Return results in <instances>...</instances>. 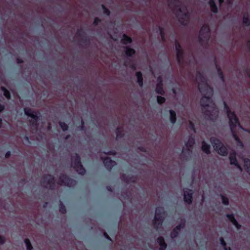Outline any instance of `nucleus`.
<instances>
[{
    "label": "nucleus",
    "mask_w": 250,
    "mask_h": 250,
    "mask_svg": "<svg viewBox=\"0 0 250 250\" xmlns=\"http://www.w3.org/2000/svg\"><path fill=\"white\" fill-rule=\"evenodd\" d=\"M196 79L201 82L198 85V89L203 95L200 99V105L205 109V117L208 120L213 121L218 116V111L215 103L211 100L213 89L208 84L206 78L203 73L197 71Z\"/></svg>",
    "instance_id": "nucleus-1"
},
{
    "label": "nucleus",
    "mask_w": 250,
    "mask_h": 250,
    "mask_svg": "<svg viewBox=\"0 0 250 250\" xmlns=\"http://www.w3.org/2000/svg\"><path fill=\"white\" fill-rule=\"evenodd\" d=\"M166 212L163 207H157L156 208L155 215L152 222L153 227L158 230L161 228L165 220Z\"/></svg>",
    "instance_id": "nucleus-2"
},
{
    "label": "nucleus",
    "mask_w": 250,
    "mask_h": 250,
    "mask_svg": "<svg viewBox=\"0 0 250 250\" xmlns=\"http://www.w3.org/2000/svg\"><path fill=\"white\" fill-rule=\"evenodd\" d=\"M210 141L215 151L218 154L222 156H227L228 154V149L219 139L215 137H211Z\"/></svg>",
    "instance_id": "nucleus-3"
},
{
    "label": "nucleus",
    "mask_w": 250,
    "mask_h": 250,
    "mask_svg": "<svg viewBox=\"0 0 250 250\" xmlns=\"http://www.w3.org/2000/svg\"><path fill=\"white\" fill-rule=\"evenodd\" d=\"M72 160L71 166L79 174L84 175L86 173V170L82 164L79 154L76 153L75 156L72 157Z\"/></svg>",
    "instance_id": "nucleus-4"
},
{
    "label": "nucleus",
    "mask_w": 250,
    "mask_h": 250,
    "mask_svg": "<svg viewBox=\"0 0 250 250\" xmlns=\"http://www.w3.org/2000/svg\"><path fill=\"white\" fill-rule=\"evenodd\" d=\"M210 36V29L208 25L204 24L201 27L198 37L199 42L202 44L208 41Z\"/></svg>",
    "instance_id": "nucleus-5"
},
{
    "label": "nucleus",
    "mask_w": 250,
    "mask_h": 250,
    "mask_svg": "<svg viewBox=\"0 0 250 250\" xmlns=\"http://www.w3.org/2000/svg\"><path fill=\"white\" fill-rule=\"evenodd\" d=\"M58 184L62 186L68 187L69 188L73 187L76 185V181L70 178L66 174L61 173L60 175L59 181Z\"/></svg>",
    "instance_id": "nucleus-6"
},
{
    "label": "nucleus",
    "mask_w": 250,
    "mask_h": 250,
    "mask_svg": "<svg viewBox=\"0 0 250 250\" xmlns=\"http://www.w3.org/2000/svg\"><path fill=\"white\" fill-rule=\"evenodd\" d=\"M175 48L177 62L179 64H182L184 62L185 53L179 42L176 39L175 40Z\"/></svg>",
    "instance_id": "nucleus-7"
},
{
    "label": "nucleus",
    "mask_w": 250,
    "mask_h": 250,
    "mask_svg": "<svg viewBox=\"0 0 250 250\" xmlns=\"http://www.w3.org/2000/svg\"><path fill=\"white\" fill-rule=\"evenodd\" d=\"M49 185L50 189H53L55 186V179L51 174H47L44 176L41 181V185L42 186L47 188L45 185Z\"/></svg>",
    "instance_id": "nucleus-8"
},
{
    "label": "nucleus",
    "mask_w": 250,
    "mask_h": 250,
    "mask_svg": "<svg viewBox=\"0 0 250 250\" xmlns=\"http://www.w3.org/2000/svg\"><path fill=\"white\" fill-rule=\"evenodd\" d=\"M224 109L226 112L228 118L229 120V124L233 123L234 122H235V123H238L239 119L235 112L231 111L230 108L225 102H224Z\"/></svg>",
    "instance_id": "nucleus-9"
},
{
    "label": "nucleus",
    "mask_w": 250,
    "mask_h": 250,
    "mask_svg": "<svg viewBox=\"0 0 250 250\" xmlns=\"http://www.w3.org/2000/svg\"><path fill=\"white\" fill-rule=\"evenodd\" d=\"M194 144L195 139L193 137H189L188 141L185 142V146L187 147V149H183L182 153L183 158L186 160H187V157L186 156V150L187 151L188 153L191 152V151L190 148H192L193 147Z\"/></svg>",
    "instance_id": "nucleus-10"
},
{
    "label": "nucleus",
    "mask_w": 250,
    "mask_h": 250,
    "mask_svg": "<svg viewBox=\"0 0 250 250\" xmlns=\"http://www.w3.org/2000/svg\"><path fill=\"white\" fill-rule=\"evenodd\" d=\"M193 192L191 189L186 188L184 189V201L188 205H190L193 201Z\"/></svg>",
    "instance_id": "nucleus-11"
},
{
    "label": "nucleus",
    "mask_w": 250,
    "mask_h": 250,
    "mask_svg": "<svg viewBox=\"0 0 250 250\" xmlns=\"http://www.w3.org/2000/svg\"><path fill=\"white\" fill-rule=\"evenodd\" d=\"M101 159L103 161L105 168L108 171H111L113 167L116 164L115 162L108 157H102Z\"/></svg>",
    "instance_id": "nucleus-12"
},
{
    "label": "nucleus",
    "mask_w": 250,
    "mask_h": 250,
    "mask_svg": "<svg viewBox=\"0 0 250 250\" xmlns=\"http://www.w3.org/2000/svg\"><path fill=\"white\" fill-rule=\"evenodd\" d=\"M229 125L233 138L234 139L236 142H237V141H239L240 138L237 136V134L235 130L237 126H238L239 127L241 126L239 121H238V123H235V122H234L233 123L229 124Z\"/></svg>",
    "instance_id": "nucleus-13"
},
{
    "label": "nucleus",
    "mask_w": 250,
    "mask_h": 250,
    "mask_svg": "<svg viewBox=\"0 0 250 250\" xmlns=\"http://www.w3.org/2000/svg\"><path fill=\"white\" fill-rule=\"evenodd\" d=\"M229 160L231 165H234L236 166L240 170H242V167H241L237 160L236 154L235 151H232L230 153L229 156Z\"/></svg>",
    "instance_id": "nucleus-14"
},
{
    "label": "nucleus",
    "mask_w": 250,
    "mask_h": 250,
    "mask_svg": "<svg viewBox=\"0 0 250 250\" xmlns=\"http://www.w3.org/2000/svg\"><path fill=\"white\" fill-rule=\"evenodd\" d=\"M155 91L157 93L162 95H164L165 94L163 88V81L161 77H159L157 78V83L156 84Z\"/></svg>",
    "instance_id": "nucleus-15"
},
{
    "label": "nucleus",
    "mask_w": 250,
    "mask_h": 250,
    "mask_svg": "<svg viewBox=\"0 0 250 250\" xmlns=\"http://www.w3.org/2000/svg\"><path fill=\"white\" fill-rule=\"evenodd\" d=\"M178 17L179 22L183 25H187L189 21V15L188 13L185 12L181 14V15L178 14L177 16Z\"/></svg>",
    "instance_id": "nucleus-16"
},
{
    "label": "nucleus",
    "mask_w": 250,
    "mask_h": 250,
    "mask_svg": "<svg viewBox=\"0 0 250 250\" xmlns=\"http://www.w3.org/2000/svg\"><path fill=\"white\" fill-rule=\"evenodd\" d=\"M24 112L25 114L33 119L36 120L38 118V113L37 112L33 111L31 108L28 107H25L24 108Z\"/></svg>",
    "instance_id": "nucleus-17"
},
{
    "label": "nucleus",
    "mask_w": 250,
    "mask_h": 250,
    "mask_svg": "<svg viewBox=\"0 0 250 250\" xmlns=\"http://www.w3.org/2000/svg\"><path fill=\"white\" fill-rule=\"evenodd\" d=\"M116 140L123 139L125 135V131L123 126H118L116 129Z\"/></svg>",
    "instance_id": "nucleus-18"
},
{
    "label": "nucleus",
    "mask_w": 250,
    "mask_h": 250,
    "mask_svg": "<svg viewBox=\"0 0 250 250\" xmlns=\"http://www.w3.org/2000/svg\"><path fill=\"white\" fill-rule=\"evenodd\" d=\"M157 242L160 246L159 250H166L167 248V245L165 242V239L163 237L159 236L157 239Z\"/></svg>",
    "instance_id": "nucleus-19"
},
{
    "label": "nucleus",
    "mask_w": 250,
    "mask_h": 250,
    "mask_svg": "<svg viewBox=\"0 0 250 250\" xmlns=\"http://www.w3.org/2000/svg\"><path fill=\"white\" fill-rule=\"evenodd\" d=\"M135 76L137 79V83L140 87H142L143 86V78L142 73L141 71H137L135 73Z\"/></svg>",
    "instance_id": "nucleus-20"
},
{
    "label": "nucleus",
    "mask_w": 250,
    "mask_h": 250,
    "mask_svg": "<svg viewBox=\"0 0 250 250\" xmlns=\"http://www.w3.org/2000/svg\"><path fill=\"white\" fill-rule=\"evenodd\" d=\"M201 149L204 153L208 155L211 152L210 146L204 141L202 142Z\"/></svg>",
    "instance_id": "nucleus-21"
},
{
    "label": "nucleus",
    "mask_w": 250,
    "mask_h": 250,
    "mask_svg": "<svg viewBox=\"0 0 250 250\" xmlns=\"http://www.w3.org/2000/svg\"><path fill=\"white\" fill-rule=\"evenodd\" d=\"M208 4L210 7L211 12L213 13H217L218 11L217 6L216 5L214 0H209Z\"/></svg>",
    "instance_id": "nucleus-22"
},
{
    "label": "nucleus",
    "mask_w": 250,
    "mask_h": 250,
    "mask_svg": "<svg viewBox=\"0 0 250 250\" xmlns=\"http://www.w3.org/2000/svg\"><path fill=\"white\" fill-rule=\"evenodd\" d=\"M215 66L219 78L223 83H224L225 82V76L221 67L216 63H215Z\"/></svg>",
    "instance_id": "nucleus-23"
},
{
    "label": "nucleus",
    "mask_w": 250,
    "mask_h": 250,
    "mask_svg": "<svg viewBox=\"0 0 250 250\" xmlns=\"http://www.w3.org/2000/svg\"><path fill=\"white\" fill-rule=\"evenodd\" d=\"M170 116L169 120L172 124H174L176 122V114L175 111L170 109L169 111Z\"/></svg>",
    "instance_id": "nucleus-24"
},
{
    "label": "nucleus",
    "mask_w": 250,
    "mask_h": 250,
    "mask_svg": "<svg viewBox=\"0 0 250 250\" xmlns=\"http://www.w3.org/2000/svg\"><path fill=\"white\" fill-rule=\"evenodd\" d=\"M242 22L245 26L248 27L250 25V20L248 13L243 16Z\"/></svg>",
    "instance_id": "nucleus-25"
},
{
    "label": "nucleus",
    "mask_w": 250,
    "mask_h": 250,
    "mask_svg": "<svg viewBox=\"0 0 250 250\" xmlns=\"http://www.w3.org/2000/svg\"><path fill=\"white\" fill-rule=\"evenodd\" d=\"M136 53L135 50L131 48L128 47L126 46V58L127 57H131Z\"/></svg>",
    "instance_id": "nucleus-26"
},
{
    "label": "nucleus",
    "mask_w": 250,
    "mask_h": 250,
    "mask_svg": "<svg viewBox=\"0 0 250 250\" xmlns=\"http://www.w3.org/2000/svg\"><path fill=\"white\" fill-rule=\"evenodd\" d=\"M1 90L3 92V95L8 100L11 99V94L10 92L4 86L1 87Z\"/></svg>",
    "instance_id": "nucleus-27"
},
{
    "label": "nucleus",
    "mask_w": 250,
    "mask_h": 250,
    "mask_svg": "<svg viewBox=\"0 0 250 250\" xmlns=\"http://www.w3.org/2000/svg\"><path fill=\"white\" fill-rule=\"evenodd\" d=\"M159 30L160 35L161 37L162 41L163 42H165L166 41V37H165V32L164 28L161 26H159Z\"/></svg>",
    "instance_id": "nucleus-28"
},
{
    "label": "nucleus",
    "mask_w": 250,
    "mask_h": 250,
    "mask_svg": "<svg viewBox=\"0 0 250 250\" xmlns=\"http://www.w3.org/2000/svg\"><path fill=\"white\" fill-rule=\"evenodd\" d=\"M179 232L180 231L179 230L175 229L174 228L170 232V237L172 239H174V238L177 237L179 235Z\"/></svg>",
    "instance_id": "nucleus-29"
},
{
    "label": "nucleus",
    "mask_w": 250,
    "mask_h": 250,
    "mask_svg": "<svg viewBox=\"0 0 250 250\" xmlns=\"http://www.w3.org/2000/svg\"><path fill=\"white\" fill-rule=\"evenodd\" d=\"M227 217L228 220L232 223V224H234L235 222H236L237 220L235 218L234 215L233 214H227L226 215Z\"/></svg>",
    "instance_id": "nucleus-30"
},
{
    "label": "nucleus",
    "mask_w": 250,
    "mask_h": 250,
    "mask_svg": "<svg viewBox=\"0 0 250 250\" xmlns=\"http://www.w3.org/2000/svg\"><path fill=\"white\" fill-rule=\"evenodd\" d=\"M244 166L245 167V168L247 171V172H250V159H246L244 160Z\"/></svg>",
    "instance_id": "nucleus-31"
},
{
    "label": "nucleus",
    "mask_w": 250,
    "mask_h": 250,
    "mask_svg": "<svg viewBox=\"0 0 250 250\" xmlns=\"http://www.w3.org/2000/svg\"><path fill=\"white\" fill-rule=\"evenodd\" d=\"M59 125L63 131H66L68 129V126L65 123L63 122H59Z\"/></svg>",
    "instance_id": "nucleus-32"
},
{
    "label": "nucleus",
    "mask_w": 250,
    "mask_h": 250,
    "mask_svg": "<svg viewBox=\"0 0 250 250\" xmlns=\"http://www.w3.org/2000/svg\"><path fill=\"white\" fill-rule=\"evenodd\" d=\"M24 243L26 245L27 250H32L33 249V247L29 239L28 238L25 239Z\"/></svg>",
    "instance_id": "nucleus-33"
},
{
    "label": "nucleus",
    "mask_w": 250,
    "mask_h": 250,
    "mask_svg": "<svg viewBox=\"0 0 250 250\" xmlns=\"http://www.w3.org/2000/svg\"><path fill=\"white\" fill-rule=\"evenodd\" d=\"M85 34V32L82 28L78 29L76 33V35L78 37H80L81 38Z\"/></svg>",
    "instance_id": "nucleus-34"
},
{
    "label": "nucleus",
    "mask_w": 250,
    "mask_h": 250,
    "mask_svg": "<svg viewBox=\"0 0 250 250\" xmlns=\"http://www.w3.org/2000/svg\"><path fill=\"white\" fill-rule=\"evenodd\" d=\"M59 211L62 214H65L66 212V208L65 206L63 204V203H62V202H61L59 206Z\"/></svg>",
    "instance_id": "nucleus-35"
},
{
    "label": "nucleus",
    "mask_w": 250,
    "mask_h": 250,
    "mask_svg": "<svg viewBox=\"0 0 250 250\" xmlns=\"http://www.w3.org/2000/svg\"><path fill=\"white\" fill-rule=\"evenodd\" d=\"M168 2L169 5H171L175 7H179L177 4L179 2V0H168Z\"/></svg>",
    "instance_id": "nucleus-36"
},
{
    "label": "nucleus",
    "mask_w": 250,
    "mask_h": 250,
    "mask_svg": "<svg viewBox=\"0 0 250 250\" xmlns=\"http://www.w3.org/2000/svg\"><path fill=\"white\" fill-rule=\"evenodd\" d=\"M101 6L103 10L104 14L107 16H109L110 14V11H109V10L107 8H106L104 4H102Z\"/></svg>",
    "instance_id": "nucleus-37"
},
{
    "label": "nucleus",
    "mask_w": 250,
    "mask_h": 250,
    "mask_svg": "<svg viewBox=\"0 0 250 250\" xmlns=\"http://www.w3.org/2000/svg\"><path fill=\"white\" fill-rule=\"evenodd\" d=\"M157 102L158 104H162L166 102V99L164 97L158 96L157 97Z\"/></svg>",
    "instance_id": "nucleus-38"
},
{
    "label": "nucleus",
    "mask_w": 250,
    "mask_h": 250,
    "mask_svg": "<svg viewBox=\"0 0 250 250\" xmlns=\"http://www.w3.org/2000/svg\"><path fill=\"white\" fill-rule=\"evenodd\" d=\"M81 42L83 43L89 44L90 41L88 38L86 36V35H84L81 39Z\"/></svg>",
    "instance_id": "nucleus-39"
},
{
    "label": "nucleus",
    "mask_w": 250,
    "mask_h": 250,
    "mask_svg": "<svg viewBox=\"0 0 250 250\" xmlns=\"http://www.w3.org/2000/svg\"><path fill=\"white\" fill-rule=\"evenodd\" d=\"M222 202V203L226 206H228L229 204V200L227 197L221 195Z\"/></svg>",
    "instance_id": "nucleus-40"
},
{
    "label": "nucleus",
    "mask_w": 250,
    "mask_h": 250,
    "mask_svg": "<svg viewBox=\"0 0 250 250\" xmlns=\"http://www.w3.org/2000/svg\"><path fill=\"white\" fill-rule=\"evenodd\" d=\"M185 226V223L184 222H181L179 225L176 226L174 228L175 229H177L179 230V231L180 230L182 229H184Z\"/></svg>",
    "instance_id": "nucleus-41"
},
{
    "label": "nucleus",
    "mask_w": 250,
    "mask_h": 250,
    "mask_svg": "<svg viewBox=\"0 0 250 250\" xmlns=\"http://www.w3.org/2000/svg\"><path fill=\"white\" fill-rule=\"evenodd\" d=\"M39 120V116L38 115V118L36 120L33 119V120H31L30 122L33 126L37 127L38 125V121Z\"/></svg>",
    "instance_id": "nucleus-42"
},
{
    "label": "nucleus",
    "mask_w": 250,
    "mask_h": 250,
    "mask_svg": "<svg viewBox=\"0 0 250 250\" xmlns=\"http://www.w3.org/2000/svg\"><path fill=\"white\" fill-rule=\"evenodd\" d=\"M103 153L107 155H115L116 154V151L115 150H111L107 151H104Z\"/></svg>",
    "instance_id": "nucleus-43"
},
{
    "label": "nucleus",
    "mask_w": 250,
    "mask_h": 250,
    "mask_svg": "<svg viewBox=\"0 0 250 250\" xmlns=\"http://www.w3.org/2000/svg\"><path fill=\"white\" fill-rule=\"evenodd\" d=\"M101 22V20L100 19H99V18L98 17H96L94 19V21L93 22V26H97L99 23L100 22Z\"/></svg>",
    "instance_id": "nucleus-44"
},
{
    "label": "nucleus",
    "mask_w": 250,
    "mask_h": 250,
    "mask_svg": "<svg viewBox=\"0 0 250 250\" xmlns=\"http://www.w3.org/2000/svg\"><path fill=\"white\" fill-rule=\"evenodd\" d=\"M189 127L191 130H193L194 132L195 131V125L194 123L191 121H189Z\"/></svg>",
    "instance_id": "nucleus-45"
},
{
    "label": "nucleus",
    "mask_w": 250,
    "mask_h": 250,
    "mask_svg": "<svg viewBox=\"0 0 250 250\" xmlns=\"http://www.w3.org/2000/svg\"><path fill=\"white\" fill-rule=\"evenodd\" d=\"M219 241H220L221 245L222 246H225L227 245V244H226L224 239L223 237H220L219 238Z\"/></svg>",
    "instance_id": "nucleus-46"
},
{
    "label": "nucleus",
    "mask_w": 250,
    "mask_h": 250,
    "mask_svg": "<svg viewBox=\"0 0 250 250\" xmlns=\"http://www.w3.org/2000/svg\"><path fill=\"white\" fill-rule=\"evenodd\" d=\"M6 241L5 238L3 236L0 235V244L3 245Z\"/></svg>",
    "instance_id": "nucleus-47"
},
{
    "label": "nucleus",
    "mask_w": 250,
    "mask_h": 250,
    "mask_svg": "<svg viewBox=\"0 0 250 250\" xmlns=\"http://www.w3.org/2000/svg\"><path fill=\"white\" fill-rule=\"evenodd\" d=\"M233 225L237 229H240L241 228V225L238 223L237 221Z\"/></svg>",
    "instance_id": "nucleus-48"
},
{
    "label": "nucleus",
    "mask_w": 250,
    "mask_h": 250,
    "mask_svg": "<svg viewBox=\"0 0 250 250\" xmlns=\"http://www.w3.org/2000/svg\"><path fill=\"white\" fill-rule=\"evenodd\" d=\"M245 73L247 74V76L250 78V69L247 68L245 70Z\"/></svg>",
    "instance_id": "nucleus-49"
},
{
    "label": "nucleus",
    "mask_w": 250,
    "mask_h": 250,
    "mask_svg": "<svg viewBox=\"0 0 250 250\" xmlns=\"http://www.w3.org/2000/svg\"><path fill=\"white\" fill-rule=\"evenodd\" d=\"M104 236L108 240L112 241V240H111V238L109 236V235H108V234L106 232H104Z\"/></svg>",
    "instance_id": "nucleus-50"
},
{
    "label": "nucleus",
    "mask_w": 250,
    "mask_h": 250,
    "mask_svg": "<svg viewBox=\"0 0 250 250\" xmlns=\"http://www.w3.org/2000/svg\"><path fill=\"white\" fill-rule=\"evenodd\" d=\"M132 42V39L130 37H128L126 34V44L128 43H130Z\"/></svg>",
    "instance_id": "nucleus-51"
},
{
    "label": "nucleus",
    "mask_w": 250,
    "mask_h": 250,
    "mask_svg": "<svg viewBox=\"0 0 250 250\" xmlns=\"http://www.w3.org/2000/svg\"><path fill=\"white\" fill-rule=\"evenodd\" d=\"M236 142L238 144V146H240L241 147H243L244 146L243 143L240 139H239V141H237Z\"/></svg>",
    "instance_id": "nucleus-52"
},
{
    "label": "nucleus",
    "mask_w": 250,
    "mask_h": 250,
    "mask_svg": "<svg viewBox=\"0 0 250 250\" xmlns=\"http://www.w3.org/2000/svg\"><path fill=\"white\" fill-rule=\"evenodd\" d=\"M17 62L18 63V64H21V63H22L23 62V60H22L21 59L20 57H18L17 58Z\"/></svg>",
    "instance_id": "nucleus-53"
},
{
    "label": "nucleus",
    "mask_w": 250,
    "mask_h": 250,
    "mask_svg": "<svg viewBox=\"0 0 250 250\" xmlns=\"http://www.w3.org/2000/svg\"><path fill=\"white\" fill-rule=\"evenodd\" d=\"M121 42L123 44H125V33H123L122 35Z\"/></svg>",
    "instance_id": "nucleus-54"
},
{
    "label": "nucleus",
    "mask_w": 250,
    "mask_h": 250,
    "mask_svg": "<svg viewBox=\"0 0 250 250\" xmlns=\"http://www.w3.org/2000/svg\"><path fill=\"white\" fill-rule=\"evenodd\" d=\"M11 156V152L10 151H8L5 154V157L6 158H9Z\"/></svg>",
    "instance_id": "nucleus-55"
},
{
    "label": "nucleus",
    "mask_w": 250,
    "mask_h": 250,
    "mask_svg": "<svg viewBox=\"0 0 250 250\" xmlns=\"http://www.w3.org/2000/svg\"><path fill=\"white\" fill-rule=\"evenodd\" d=\"M138 149L139 150H140L141 151H142L143 152H146V149L143 147V146H140L138 147Z\"/></svg>",
    "instance_id": "nucleus-56"
},
{
    "label": "nucleus",
    "mask_w": 250,
    "mask_h": 250,
    "mask_svg": "<svg viewBox=\"0 0 250 250\" xmlns=\"http://www.w3.org/2000/svg\"><path fill=\"white\" fill-rule=\"evenodd\" d=\"M5 109V106L3 104H0V112L3 111Z\"/></svg>",
    "instance_id": "nucleus-57"
},
{
    "label": "nucleus",
    "mask_w": 250,
    "mask_h": 250,
    "mask_svg": "<svg viewBox=\"0 0 250 250\" xmlns=\"http://www.w3.org/2000/svg\"><path fill=\"white\" fill-rule=\"evenodd\" d=\"M79 128H80V129L81 130H82V131H85L86 130V127L84 125H81Z\"/></svg>",
    "instance_id": "nucleus-58"
},
{
    "label": "nucleus",
    "mask_w": 250,
    "mask_h": 250,
    "mask_svg": "<svg viewBox=\"0 0 250 250\" xmlns=\"http://www.w3.org/2000/svg\"><path fill=\"white\" fill-rule=\"evenodd\" d=\"M247 45L248 46L249 51H250V40H249L247 42Z\"/></svg>",
    "instance_id": "nucleus-59"
},
{
    "label": "nucleus",
    "mask_w": 250,
    "mask_h": 250,
    "mask_svg": "<svg viewBox=\"0 0 250 250\" xmlns=\"http://www.w3.org/2000/svg\"><path fill=\"white\" fill-rule=\"evenodd\" d=\"M106 188H107V189L108 191H110V192H112V188H111V187H110V186H107Z\"/></svg>",
    "instance_id": "nucleus-60"
},
{
    "label": "nucleus",
    "mask_w": 250,
    "mask_h": 250,
    "mask_svg": "<svg viewBox=\"0 0 250 250\" xmlns=\"http://www.w3.org/2000/svg\"><path fill=\"white\" fill-rule=\"evenodd\" d=\"M122 180L123 181V180H125V173H123L122 174Z\"/></svg>",
    "instance_id": "nucleus-61"
},
{
    "label": "nucleus",
    "mask_w": 250,
    "mask_h": 250,
    "mask_svg": "<svg viewBox=\"0 0 250 250\" xmlns=\"http://www.w3.org/2000/svg\"><path fill=\"white\" fill-rule=\"evenodd\" d=\"M24 139H25L26 141H28L29 143H30V141H29V138H28V136H25L24 137Z\"/></svg>",
    "instance_id": "nucleus-62"
},
{
    "label": "nucleus",
    "mask_w": 250,
    "mask_h": 250,
    "mask_svg": "<svg viewBox=\"0 0 250 250\" xmlns=\"http://www.w3.org/2000/svg\"><path fill=\"white\" fill-rule=\"evenodd\" d=\"M223 249H224V250H229L228 249H229V247H227V245L225 246H223Z\"/></svg>",
    "instance_id": "nucleus-63"
},
{
    "label": "nucleus",
    "mask_w": 250,
    "mask_h": 250,
    "mask_svg": "<svg viewBox=\"0 0 250 250\" xmlns=\"http://www.w3.org/2000/svg\"><path fill=\"white\" fill-rule=\"evenodd\" d=\"M70 137V135H67L66 136H65V139L66 140H67L68 139H69V138Z\"/></svg>",
    "instance_id": "nucleus-64"
}]
</instances>
